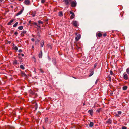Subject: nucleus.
<instances>
[{"label":"nucleus","mask_w":129,"mask_h":129,"mask_svg":"<svg viewBox=\"0 0 129 129\" xmlns=\"http://www.w3.org/2000/svg\"><path fill=\"white\" fill-rule=\"evenodd\" d=\"M75 47L77 50H80L81 49L82 45L80 43H78L76 44Z\"/></svg>","instance_id":"f257e3e1"},{"label":"nucleus","mask_w":129,"mask_h":129,"mask_svg":"<svg viewBox=\"0 0 129 129\" xmlns=\"http://www.w3.org/2000/svg\"><path fill=\"white\" fill-rule=\"evenodd\" d=\"M77 5V2L75 0L71 1V6L72 7H75Z\"/></svg>","instance_id":"f03ea898"},{"label":"nucleus","mask_w":129,"mask_h":129,"mask_svg":"<svg viewBox=\"0 0 129 129\" xmlns=\"http://www.w3.org/2000/svg\"><path fill=\"white\" fill-rule=\"evenodd\" d=\"M123 78L125 80H127L129 79L128 75L125 72L123 73Z\"/></svg>","instance_id":"7ed1b4c3"},{"label":"nucleus","mask_w":129,"mask_h":129,"mask_svg":"<svg viewBox=\"0 0 129 129\" xmlns=\"http://www.w3.org/2000/svg\"><path fill=\"white\" fill-rule=\"evenodd\" d=\"M71 0H63L65 4L66 5H69L70 4V3L71 2Z\"/></svg>","instance_id":"20e7f679"},{"label":"nucleus","mask_w":129,"mask_h":129,"mask_svg":"<svg viewBox=\"0 0 129 129\" xmlns=\"http://www.w3.org/2000/svg\"><path fill=\"white\" fill-rule=\"evenodd\" d=\"M70 14H71V15L70 17V18L71 19H72L74 18L75 16L74 13L71 11H70Z\"/></svg>","instance_id":"39448f33"},{"label":"nucleus","mask_w":129,"mask_h":129,"mask_svg":"<svg viewBox=\"0 0 129 129\" xmlns=\"http://www.w3.org/2000/svg\"><path fill=\"white\" fill-rule=\"evenodd\" d=\"M72 23L73 25L75 27L78 26V23L77 21H74L72 22Z\"/></svg>","instance_id":"423d86ee"},{"label":"nucleus","mask_w":129,"mask_h":129,"mask_svg":"<svg viewBox=\"0 0 129 129\" xmlns=\"http://www.w3.org/2000/svg\"><path fill=\"white\" fill-rule=\"evenodd\" d=\"M102 36V34L100 32H97L96 34V36L97 37H101Z\"/></svg>","instance_id":"0eeeda50"},{"label":"nucleus","mask_w":129,"mask_h":129,"mask_svg":"<svg viewBox=\"0 0 129 129\" xmlns=\"http://www.w3.org/2000/svg\"><path fill=\"white\" fill-rule=\"evenodd\" d=\"M81 36L80 34L78 35L75 38L76 40V41H78L80 38Z\"/></svg>","instance_id":"6e6552de"},{"label":"nucleus","mask_w":129,"mask_h":129,"mask_svg":"<svg viewBox=\"0 0 129 129\" xmlns=\"http://www.w3.org/2000/svg\"><path fill=\"white\" fill-rule=\"evenodd\" d=\"M94 71V70L93 69H91L90 71V75H89V76L90 77L92 76L93 74V72Z\"/></svg>","instance_id":"1a4fd4ad"},{"label":"nucleus","mask_w":129,"mask_h":129,"mask_svg":"<svg viewBox=\"0 0 129 129\" xmlns=\"http://www.w3.org/2000/svg\"><path fill=\"white\" fill-rule=\"evenodd\" d=\"M24 3L26 5H28L30 3V2L29 0H26L24 1Z\"/></svg>","instance_id":"9d476101"},{"label":"nucleus","mask_w":129,"mask_h":129,"mask_svg":"<svg viewBox=\"0 0 129 129\" xmlns=\"http://www.w3.org/2000/svg\"><path fill=\"white\" fill-rule=\"evenodd\" d=\"M53 63L54 65H56V59L55 58H53L52 59Z\"/></svg>","instance_id":"9b49d317"},{"label":"nucleus","mask_w":129,"mask_h":129,"mask_svg":"<svg viewBox=\"0 0 129 129\" xmlns=\"http://www.w3.org/2000/svg\"><path fill=\"white\" fill-rule=\"evenodd\" d=\"M23 11V10L22 9L18 13H17L16 14V16H17L20 15V14H21L22 13Z\"/></svg>","instance_id":"f8f14e48"},{"label":"nucleus","mask_w":129,"mask_h":129,"mask_svg":"<svg viewBox=\"0 0 129 129\" xmlns=\"http://www.w3.org/2000/svg\"><path fill=\"white\" fill-rule=\"evenodd\" d=\"M88 112L91 116H92L93 114V110L92 109L89 110L88 111Z\"/></svg>","instance_id":"ddd939ff"},{"label":"nucleus","mask_w":129,"mask_h":129,"mask_svg":"<svg viewBox=\"0 0 129 129\" xmlns=\"http://www.w3.org/2000/svg\"><path fill=\"white\" fill-rule=\"evenodd\" d=\"M26 33V30H23L21 34V35L22 36H24V34H25Z\"/></svg>","instance_id":"4468645a"},{"label":"nucleus","mask_w":129,"mask_h":129,"mask_svg":"<svg viewBox=\"0 0 129 129\" xmlns=\"http://www.w3.org/2000/svg\"><path fill=\"white\" fill-rule=\"evenodd\" d=\"M42 56V50L40 51L39 54V58H41Z\"/></svg>","instance_id":"2eb2a0df"},{"label":"nucleus","mask_w":129,"mask_h":129,"mask_svg":"<svg viewBox=\"0 0 129 129\" xmlns=\"http://www.w3.org/2000/svg\"><path fill=\"white\" fill-rule=\"evenodd\" d=\"M13 48L14 50H18V47L17 46H15V45L13 44Z\"/></svg>","instance_id":"dca6fc26"},{"label":"nucleus","mask_w":129,"mask_h":129,"mask_svg":"<svg viewBox=\"0 0 129 129\" xmlns=\"http://www.w3.org/2000/svg\"><path fill=\"white\" fill-rule=\"evenodd\" d=\"M18 61L20 62H22V57H21L19 56V59Z\"/></svg>","instance_id":"f3484780"},{"label":"nucleus","mask_w":129,"mask_h":129,"mask_svg":"<svg viewBox=\"0 0 129 129\" xmlns=\"http://www.w3.org/2000/svg\"><path fill=\"white\" fill-rule=\"evenodd\" d=\"M44 42L43 40L41 42L40 45L42 47H43L44 44Z\"/></svg>","instance_id":"a211bd4d"},{"label":"nucleus","mask_w":129,"mask_h":129,"mask_svg":"<svg viewBox=\"0 0 129 129\" xmlns=\"http://www.w3.org/2000/svg\"><path fill=\"white\" fill-rule=\"evenodd\" d=\"M112 121L110 119H109L107 121V123L111 124L112 123Z\"/></svg>","instance_id":"6ab92c4d"},{"label":"nucleus","mask_w":129,"mask_h":129,"mask_svg":"<svg viewBox=\"0 0 129 129\" xmlns=\"http://www.w3.org/2000/svg\"><path fill=\"white\" fill-rule=\"evenodd\" d=\"M94 123L93 122H91L89 124V126L90 127H92Z\"/></svg>","instance_id":"aec40b11"},{"label":"nucleus","mask_w":129,"mask_h":129,"mask_svg":"<svg viewBox=\"0 0 129 129\" xmlns=\"http://www.w3.org/2000/svg\"><path fill=\"white\" fill-rule=\"evenodd\" d=\"M59 16L60 17H62L63 16V13L62 12L60 11L58 13Z\"/></svg>","instance_id":"412c9836"},{"label":"nucleus","mask_w":129,"mask_h":129,"mask_svg":"<svg viewBox=\"0 0 129 129\" xmlns=\"http://www.w3.org/2000/svg\"><path fill=\"white\" fill-rule=\"evenodd\" d=\"M14 21V20L13 19L11 20L8 23L7 25H10L11 23H12Z\"/></svg>","instance_id":"4be33fe9"},{"label":"nucleus","mask_w":129,"mask_h":129,"mask_svg":"<svg viewBox=\"0 0 129 129\" xmlns=\"http://www.w3.org/2000/svg\"><path fill=\"white\" fill-rule=\"evenodd\" d=\"M29 92L32 95H35V92L32 90H30Z\"/></svg>","instance_id":"5701e85b"},{"label":"nucleus","mask_w":129,"mask_h":129,"mask_svg":"<svg viewBox=\"0 0 129 129\" xmlns=\"http://www.w3.org/2000/svg\"><path fill=\"white\" fill-rule=\"evenodd\" d=\"M127 88V87L126 86H125L122 87V89L123 90H126Z\"/></svg>","instance_id":"b1692460"},{"label":"nucleus","mask_w":129,"mask_h":129,"mask_svg":"<svg viewBox=\"0 0 129 129\" xmlns=\"http://www.w3.org/2000/svg\"><path fill=\"white\" fill-rule=\"evenodd\" d=\"M13 63L14 64H15L16 65L19 64V63H18L17 61L16 60H14Z\"/></svg>","instance_id":"393cba45"},{"label":"nucleus","mask_w":129,"mask_h":129,"mask_svg":"<svg viewBox=\"0 0 129 129\" xmlns=\"http://www.w3.org/2000/svg\"><path fill=\"white\" fill-rule=\"evenodd\" d=\"M33 24L34 25H36L38 27H39V28H40V26L39 25H38L37 24V23H36V22H33Z\"/></svg>","instance_id":"a878e982"},{"label":"nucleus","mask_w":129,"mask_h":129,"mask_svg":"<svg viewBox=\"0 0 129 129\" xmlns=\"http://www.w3.org/2000/svg\"><path fill=\"white\" fill-rule=\"evenodd\" d=\"M21 75L22 76L24 77H26V75L24 73H21Z\"/></svg>","instance_id":"bb28decb"},{"label":"nucleus","mask_w":129,"mask_h":129,"mask_svg":"<svg viewBox=\"0 0 129 129\" xmlns=\"http://www.w3.org/2000/svg\"><path fill=\"white\" fill-rule=\"evenodd\" d=\"M20 68L22 70H24L25 69V68L22 65H21L20 66Z\"/></svg>","instance_id":"cd10ccee"},{"label":"nucleus","mask_w":129,"mask_h":129,"mask_svg":"<svg viewBox=\"0 0 129 129\" xmlns=\"http://www.w3.org/2000/svg\"><path fill=\"white\" fill-rule=\"evenodd\" d=\"M108 78L109 80V81L110 82H111V78L110 76L109 75L108 76Z\"/></svg>","instance_id":"c85d7f7f"},{"label":"nucleus","mask_w":129,"mask_h":129,"mask_svg":"<svg viewBox=\"0 0 129 129\" xmlns=\"http://www.w3.org/2000/svg\"><path fill=\"white\" fill-rule=\"evenodd\" d=\"M18 29L20 30H22L23 29V27L22 26H20L18 27Z\"/></svg>","instance_id":"c756f323"},{"label":"nucleus","mask_w":129,"mask_h":129,"mask_svg":"<svg viewBox=\"0 0 129 129\" xmlns=\"http://www.w3.org/2000/svg\"><path fill=\"white\" fill-rule=\"evenodd\" d=\"M18 24V22H16L13 25V27H16Z\"/></svg>","instance_id":"7c9ffc66"},{"label":"nucleus","mask_w":129,"mask_h":129,"mask_svg":"<svg viewBox=\"0 0 129 129\" xmlns=\"http://www.w3.org/2000/svg\"><path fill=\"white\" fill-rule=\"evenodd\" d=\"M101 108H100L98 109L96 111V112L97 113H99L101 110Z\"/></svg>","instance_id":"2f4dec72"},{"label":"nucleus","mask_w":129,"mask_h":129,"mask_svg":"<svg viewBox=\"0 0 129 129\" xmlns=\"http://www.w3.org/2000/svg\"><path fill=\"white\" fill-rule=\"evenodd\" d=\"M126 72L129 75V68H127L126 70Z\"/></svg>","instance_id":"473e14b6"},{"label":"nucleus","mask_w":129,"mask_h":129,"mask_svg":"<svg viewBox=\"0 0 129 129\" xmlns=\"http://www.w3.org/2000/svg\"><path fill=\"white\" fill-rule=\"evenodd\" d=\"M48 121V118L47 117H46V118H45V122L46 123H47V122Z\"/></svg>","instance_id":"72a5a7b5"},{"label":"nucleus","mask_w":129,"mask_h":129,"mask_svg":"<svg viewBox=\"0 0 129 129\" xmlns=\"http://www.w3.org/2000/svg\"><path fill=\"white\" fill-rule=\"evenodd\" d=\"M38 22L39 24H42L43 22L41 21V20H39L38 21Z\"/></svg>","instance_id":"f704fd0d"},{"label":"nucleus","mask_w":129,"mask_h":129,"mask_svg":"<svg viewBox=\"0 0 129 129\" xmlns=\"http://www.w3.org/2000/svg\"><path fill=\"white\" fill-rule=\"evenodd\" d=\"M103 35V36L105 37L107 36V34L106 33H105Z\"/></svg>","instance_id":"c9c22d12"},{"label":"nucleus","mask_w":129,"mask_h":129,"mask_svg":"<svg viewBox=\"0 0 129 129\" xmlns=\"http://www.w3.org/2000/svg\"><path fill=\"white\" fill-rule=\"evenodd\" d=\"M45 2V0H41V3H44Z\"/></svg>","instance_id":"e433bc0d"},{"label":"nucleus","mask_w":129,"mask_h":129,"mask_svg":"<svg viewBox=\"0 0 129 129\" xmlns=\"http://www.w3.org/2000/svg\"><path fill=\"white\" fill-rule=\"evenodd\" d=\"M110 74L111 75H112L113 74V73L112 71H110Z\"/></svg>","instance_id":"4c0bfd02"},{"label":"nucleus","mask_w":129,"mask_h":129,"mask_svg":"<svg viewBox=\"0 0 129 129\" xmlns=\"http://www.w3.org/2000/svg\"><path fill=\"white\" fill-rule=\"evenodd\" d=\"M127 127L126 126H123L122 127V129H126Z\"/></svg>","instance_id":"58836bf2"},{"label":"nucleus","mask_w":129,"mask_h":129,"mask_svg":"<svg viewBox=\"0 0 129 129\" xmlns=\"http://www.w3.org/2000/svg\"><path fill=\"white\" fill-rule=\"evenodd\" d=\"M18 34V33L17 32V31L15 32L14 33V35H16V36H17Z\"/></svg>","instance_id":"ea45409f"},{"label":"nucleus","mask_w":129,"mask_h":129,"mask_svg":"<svg viewBox=\"0 0 129 129\" xmlns=\"http://www.w3.org/2000/svg\"><path fill=\"white\" fill-rule=\"evenodd\" d=\"M118 114L120 115L121 113V112L120 111H118Z\"/></svg>","instance_id":"a19ab883"},{"label":"nucleus","mask_w":129,"mask_h":129,"mask_svg":"<svg viewBox=\"0 0 129 129\" xmlns=\"http://www.w3.org/2000/svg\"><path fill=\"white\" fill-rule=\"evenodd\" d=\"M97 66V64L96 63H95L94 64V68H95V67H96V66Z\"/></svg>","instance_id":"79ce46f5"},{"label":"nucleus","mask_w":129,"mask_h":129,"mask_svg":"<svg viewBox=\"0 0 129 129\" xmlns=\"http://www.w3.org/2000/svg\"><path fill=\"white\" fill-rule=\"evenodd\" d=\"M40 70L41 72H42V73H43L44 72V71L42 69H40Z\"/></svg>","instance_id":"37998d69"},{"label":"nucleus","mask_w":129,"mask_h":129,"mask_svg":"<svg viewBox=\"0 0 129 129\" xmlns=\"http://www.w3.org/2000/svg\"><path fill=\"white\" fill-rule=\"evenodd\" d=\"M110 94L111 95H113V93L112 92H111L110 93Z\"/></svg>","instance_id":"c03bdc74"},{"label":"nucleus","mask_w":129,"mask_h":129,"mask_svg":"<svg viewBox=\"0 0 129 129\" xmlns=\"http://www.w3.org/2000/svg\"><path fill=\"white\" fill-rule=\"evenodd\" d=\"M18 51L19 52H22V50L21 49H19V50Z\"/></svg>","instance_id":"a18cd8bd"},{"label":"nucleus","mask_w":129,"mask_h":129,"mask_svg":"<svg viewBox=\"0 0 129 129\" xmlns=\"http://www.w3.org/2000/svg\"><path fill=\"white\" fill-rule=\"evenodd\" d=\"M116 116L117 117L120 116L118 115V114H116Z\"/></svg>","instance_id":"49530a36"},{"label":"nucleus","mask_w":129,"mask_h":129,"mask_svg":"<svg viewBox=\"0 0 129 129\" xmlns=\"http://www.w3.org/2000/svg\"><path fill=\"white\" fill-rule=\"evenodd\" d=\"M31 40L33 41V42H34V40H35V39L34 38H32L31 39Z\"/></svg>","instance_id":"de8ad7c7"},{"label":"nucleus","mask_w":129,"mask_h":129,"mask_svg":"<svg viewBox=\"0 0 129 129\" xmlns=\"http://www.w3.org/2000/svg\"><path fill=\"white\" fill-rule=\"evenodd\" d=\"M98 81H99V80H98V79L97 80H96V81H95V84H96L97 83V82H98Z\"/></svg>","instance_id":"09e8293b"},{"label":"nucleus","mask_w":129,"mask_h":129,"mask_svg":"<svg viewBox=\"0 0 129 129\" xmlns=\"http://www.w3.org/2000/svg\"><path fill=\"white\" fill-rule=\"evenodd\" d=\"M4 0H0V3H2L3 1Z\"/></svg>","instance_id":"8fccbe9b"},{"label":"nucleus","mask_w":129,"mask_h":129,"mask_svg":"<svg viewBox=\"0 0 129 129\" xmlns=\"http://www.w3.org/2000/svg\"><path fill=\"white\" fill-rule=\"evenodd\" d=\"M7 43L9 44H10L11 43V42L10 41H7Z\"/></svg>","instance_id":"3c124183"},{"label":"nucleus","mask_w":129,"mask_h":129,"mask_svg":"<svg viewBox=\"0 0 129 129\" xmlns=\"http://www.w3.org/2000/svg\"><path fill=\"white\" fill-rule=\"evenodd\" d=\"M48 60H50L51 59V58L49 56H48Z\"/></svg>","instance_id":"603ef678"},{"label":"nucleus","mask_w":129,"mask_h":129,"mask_svg":"<svg viewBox=\"0 0 129 129\" xmlns=\"http://www.w3.org/2000/svg\"><path fill=\"white\" fill-rule=\"evenodd\" d=\"M48 47H50L51 49L52 48V47L51 45H49Z\"/></svg>","instance_id":"864d4df0"},{"label":"nucleus","mask_w":129,"mask_h":129,"mask_svg":"<svg viewBox=\"0 0 129 129\" xmlns=\"http://www.w3.org/2000/svg\"><path fill=\"white\" fill-rule=\"evenodd\" d=\"M85 102H84V103H83V106H84V105H85Z\"/></svg>","instance_id":"5fc2aeb1"},{"label":"nucleus","mask_w":129,"mask_h":129,"mask_svg":"<svg viewBox=\"0 0 129 129\" xmlns=\"http://www.w3.org/2000/svg\"><path fill=\"white\" fill-rule=\"evenodd\" d=\"M34 48V47L33 45L32 46V48L33 49Z\"/></svg>","instance_id":"6e6d98bb"},{"label":"nucleus","mask_w":129,"mask_h":129,"mask_svg":"<svg viewBox=\"0 0 129 129\" xmlns=\"http://www.w3.org/2000/svg\"><path fill=\"white\" fill-rule=\"evenodd\" d=\"M37 36H38L39 38H40V35H38Z\"/></svg>","instance_id":"4d7b16f0"},{"label":"nucleus","mask_w":129,"mask_h":129,"mask_svg":"<svg viewBox=\"0 0 129 129\" xmlns=\"http://www.w3.org/2000/svg\"><path fill=\"white\" fill-rule=\"evenodd\" d=\"M21 55L22 56H24V55L23 54H21Z\"/></svg>","instance_id":"13d9d810"},{"label":"nucleus","mask_w":129,"mask_h":129,"mask_svg":"<svg viewBox=\"0 0 129 129\" xmlns=\"http://www.w3.org/2000/svg\"><path fill=\"white\" fill-rule=\"evenodd\" d=\"M32 36L33 37H35V35H33L32 34Z\"/></svg>","instance_id":"bf43d9fd"},{"label":"nucleus","mask_w":129,"mask_h":129,"mask_svg":"<svg viewBox=\"0 0 129 129\" xmlns=\"http://www.w3.org/2000/svg\"><path fill=\"white\" fill-rule=\"evenodd\" d=\"M73 77V78H75V79H76V78L75 77Z\"/></svg>","instance_id":"052dcab7"},{"label":"nucleus","mask_w":129,"mask_h":129,"mask_svg":"<svg viewBox=\"0 0 129 129\" xmlns=\"http://www.w3.org/2000/svg\"><path fill=\"white\" fill-rule=\"evenodd\" d=\"M11 8H13V6H11Z\"/></svg>","instance_id":"680f3d73"},{"label":"nucleus","mask_w":129,"mask_h":129,"mask_svg":"<svg viewBox=\"0 0 129 129\" xmlns=\"http://www.w3.org/2000/svg\"><path fill=\"white\" fill-rule=\"evenodd\" d=\"M19 1H23V0H18Z\"/></svg>","instance_id":"e2e57ef3"},{"label":"nucleus","mask_w":129,"mask_h":129,"mask_svg":"<svg viewBox=\"0 0 129 129\" xmlns=\"http://www.w3.org/2000/svg\"><path fill=\"white\" fill-rule=\"evenodd\" d=\"M75 34H76V35H77V33H75Z\"/></svg>","instance_id":"0e129e2a"},{"label":"nucleus","mask_w":129,"mask_h":129,"mask_svg":"<svg viewBox=\"0 0 129 129\" xmlns=\"http://www.w3.org/2000/svg\"><path fill=\"white\" fill-rule=\"evenodd\" d=\"M33 17H34V16H35V15H33Z\"/></svg>","instance_id":"69168bd1"},{"label":"nucleus","mask_w":129,"mask_h":129,"mask_svg":"<svg viewBox=\"0 0 129 129\" xmlns=\"http://www.w3.org/2000/svg\"><path fill=\"white\" fill-rule=\"evenodd\" d=\"M20 55V54H18V55Z\"/></svg>","instance_id":"338daca9"}]
</instances>
